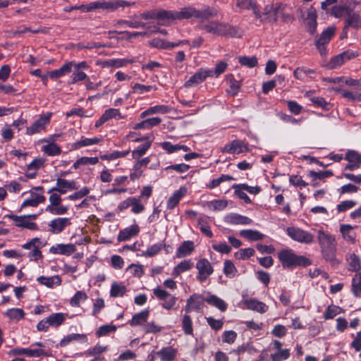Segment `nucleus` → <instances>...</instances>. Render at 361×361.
<instances>
[{
  "label": "nucleus",
  "instance_id": "79ce46f5",
  "mask_svg": "<svg viewBox=\"0 0 361 361\" xmlns=\"http://www.w3.org/2000/svg\"><path fill=\"white\" fill-rule=\"evenodd\" d=\"M86 338V336L85 334H72L66 336L63 339L61 340L59 343V345L61 347H65L70 344L73 341H78L80 340H85Z\"/></svg>",
  "mask_w": 361,
  "mask_h": 361
},
{
  "label": "nucleus",
  "instance_id": "e433bc0d",
  "mask_svg": "<svg viewBox=\"0 0 361 361\" xmlns=\"http://www.w3.org/2000/svg\"><path fill=\"white\" fill-rule=\"evenodd\" d=\"M240 235L242 237L247 239L248 240H251V241L262 240L264 238V235L262 233H259L257 231L251 230V229L242 230L240 232Z\"/></svg>",
  "mask_w": 361,
  "mask_h": 361
},
{
  "label": "nucleus",
  "instance_id": "774afa93",
  "mask_svg": "<svg viewBox=\"0 0 361 361\" xmlns=\"http://www.w3.org/2000/svg\"><path fill=\"white\" fill-rule=\"evenodd\" d=\"M103 114L104 118H106L107 121L111 118H116L117 120L123 118L119 110L116 109H109Z\"/></svg>",
  "mask_w": 361,
  "mask_h": 361
},
{
  "label": "nucleus",
  "instance_id": "5701e85b",
  "mask_svg": "<svg viewBox=\"0 0 361 361\" xmlns=\"http://www.w3.org/2000/svg\"><path fill=\"white\" fill-rule=\"evenodd\" d=\"M140 231V228L137 224L132 225L128 228L121 230L118 235V241H126L129 238L135 236Z\"/></svg>",
  "mask_w": 361,
  "mask_h": 361
},
{
  "label": "nucleus",
  "instance_id": "09e8293b",
  "mask_svg": "<svg viewBox=\"0 0 361 361\" xmlns=\"http://www.w3.org/2000/svg\"><path fill=\"white\" fill-rule=\"evenodd\" d=\"M42 151L49 156L59 155L61 152L60 147L53 142L43 146Z\"/></svg>",
  "mask_w": 361,
  "mask_h": 361
},
{
  "label": "nucleus",
  "instance_id": "4d7b16f0",
  "mask_svg": "<svg viewBox=\"0 0 361 361\" xmlns=\"http://www.w3.org/2000/svg\"><path fill=\"white\" fill-rule=\"evenodd\" d=\"M341 312V308L336 305H329L324 314V317L326 319H333L336 315L339 314Z\"/></svg>",
  "mask_w": 361,
  "mask_h": 361
},
{
  "label": "nucleus",
  "instance_id": "7ed1b4c3",
  "mask_svg": "<svg viewBox=\"0 0 361 361\" xmlns=\"http://www.w3.org/2000/svg\"><path fill=\"white\" fill-rule=\"evenodd\" d=\"M278 258L284 269H290L298 266L307 267L311 264L310 259L302 255H298L293 250L288 249L279 252Z\"/></svg>",
  "mask_w": 361,
  "mask_h": 361
},
{
  "label": "nucleus",
  "instance_id": "a211bd4d",
  "mask_svg": "<svg viewBox=\"0 0 361 361\" xmlns=\"http://www.w3.org/2000/svg\"><path fill=\"white\" fill-rule=\"evenodd\" d=\"M353 54L349 51H345L337 56H334L327 63V67L330 69L337 68L343 65L345 61L350 59Z\"/></svg>",
  "mask_w": 361,
  "mask_h": 361
},
{
  "label": "nucleus",
  "instance_id": "6e6d98bb",
  "mask_svg": "<svg viewBox=\"0 0 361 361\" xmlns=\"http://www.w3.org/2000/svg\"><path fill=\"white\" fill-rule=\"evenodd\" d=\"M45 210L54 215H63L68 212V207L60 203L57 206L46 207Z\"/></svg>",
  "mask_w": 361,
  "mask_h": 361
},
{
  "label": "nucleus",
  "instance_id": "864d4df0",
  "mask_svg": "<svg viewBox=\"0 0 361 361\" xmlns=\"http://www.w3.org/2000/svg\"><path fill=\"white\" fill-rule=\"evenodd\" d=\"M6 314L9 319L12 320L18 321L24 317L25 312L22 309L13 308L8 310L6 312Z\"/></svg>",
  "mask_w": 361,
  "mask_h": 361
},
{
  "label": "nucleus",
  "instance_id": "473e14b6",
  "mask_svg": "<svg viewBox=\"0 0 361 361\" xmlns=\"http://www.w3.org/2000/svg\"><path fill=\"white\" fill-rule=\"evenodd\" d=\"M157 19L161 22L159 25H166L169 20H176L175 11L160 10L157 11Z\"/></svg>",
  "mask_w": 361,
  "mask_h": 361
},
{
  "label": "nucleus",
  "instance_id": "8fccbe9b",
  "mask_svg": "<svg viewBox=\"0 0 361 361\" xmlns=\"http://www.w3.org/2000/svg\"><path fill=\"white\" fill-rule=\"evenodd\" d=\"M169 111V108L167 106L164 105H158L148 109L147 110L143 111L141 114V117H145L147 115L156 114V113H161L165 114Z\"/></svg>",
  "mask_w": 361,
  "mask_h": 361
},
{
  "label": "nucleus",
  "instance_id": "72a5a7b5",
  "mask_svg": "<svg viewBox=\"0 0 361 361\" xmlns=\"http://www.w3.org/2000/svg\"><path fill=\"white\" fill-rule=\"evenodd\" d=\"M336 30V27L334 25L328 27L326 30H324L321 34L319 38L316 41L319 44H328L331 37L334 35Z\"/></svg>",
  "mask_w": 361,
  "mask_h": 361
},
{
  "label": "nucleus",
  "instance_id": "bf43d9fd",
  "mask_svg": "<svg viewBox=\"0 0 361 361\" xmlns=\"http://www.w3.org/2000/svg\"><path fill=\"white\" fill-rule=\"evenodd\" d=\"M308 175L310 177L312 178V180H315L317 179L322 180L324 178L332 176L334 173L331 171H324L318 172L310 171Z\"/></svg>",
  "mask_w": 361,
  "mask_h": 361
},
{
  "label": "nucleus",
  "instance_id": "69168bd1",
  "mask_svg": "<svg viewBox=\"0 0 361 361\" xmlns=\"http://www.w3.org/2000/svg\"><path fill=\"white\" fill-rule=\"evenodd\" d=\"M143 329L146 334H157L161 331L162 327L154 322H150L144 325Z\"/></svg>",
  "mask_w": 361,
  "mask_h": 361
},
{
  "label": "nucleus",
  "instance_id": "37998d69",
  "mask_svg": "<svg viewBox=\"0 0 361 361\" xmlns=\"http://www.w3.org/2000/svg\"><path fill=\"white\" fill-rule=\"evenodd\" d=\"M126 293V287L123 284L114 282L112 283L110 290V296L112 298L122 297Z\"/></svg>",
  "mask_w": 361,
  "mask_h": 361
},
{
  "label": "nucleus",
  "instance_id": "a19ab883",
  "mask_svg": "<svg viewBox=\"0 0 361 361\" xmlns=\"http://www.w3.org/2000/svg\"><path fill=\"white\" fill-rule=\"evenodd\" d=\"M102 141V138L98 137H92V138H87V137H82L80 140L77 141L74 143V147L75 149L83 147H87L91 146L94 145H97L99 142Z\"/></svg>",
  "mask_w": 361,
  "mask_h": 361
},
{
  "label": "nucleus",
  "instance_id": "f8f14e48",
  "mask_svg": "<svg viewBox=\"0 0 361 361\" xmlns=\"http://www.w3.org/2000/svg\"><path fill=\"white\" fill-rule=\"evenodd\" d=\"M34 190H43L42 187H36L30 190V197L25 200L21 204V208L27 207H37L39 203L45 201V197L43 195L37 194Z\"/></svg>",
  "mask_w": 361,
  "mask_h": 361
},
{
  "label": "nucleus",
  "instance_id": "2f4dec72",
  "mask_svg": "<svg viewBox=\"0 0 361 361\" xmlns=\"http://www.w3.org/2000/svg\"><path fill=\"white\" fill-rule=\"evenodd\" d=\"M194 250V243L192 241H184L178 248L176 257L178 258L189 255Z\"/></svg>",
  "mask_w": 361,
  "mask_h": 361
},
{
  "label": "nucleus",
  "instance_id": "a18cd8bd",
  "mask_svg": "<svg viewBox=\"0 0 361 361\" xmlns=\"http://www.w3.org/2000/svg\"><path fill=\"white\" fill-rule=\"evenodd\" d=\"M128 202H130V206L132 207L131 211L135 214L141 213L145 210V206L141 203L140 197H128Z\"/></svg>",
  "mask_w": 361,
  "mask_h": 361
},
{
  "label": "nucleus",
  "instance_id": "338daca9",
  "mask_svg": "<svg viewBox=\"0 0 361 361\" xmlns=\"http://www.w3.org/2000/svg\"><path fill=\"white\" fill-rule=\"evenodd\" d=\"M345 159L350 163L361 164V156L354 150H349L345 154Z\"/></svg>",
  "mask_w": 361,
  "mask_h": 361
},
{
  "label": "nucleus",
  "instance_id": "3c124183",
  "mask_svg": "<svg viewBox=\"0 0 361 361\" xmlns=\"http://www.w3.org/2000/svg\"><path fill=\"white\" fill-rule=\"evenodd\" d=\"M107 348L106 346H102L99 344L96 345L93 348H89L87 351L83 353V355L86 356H93L94 357H98L97 356L102 354V353L106 351Z\"/></svg>",
  "mask_w": 361,
  "mask_h": 361
},
{
  "label": "nucleus",
  "instance_id": "58836bf2",
  "mask_svg": "<svg viewBox=\"0 0 361 361\" xmlns=\"http://www.w3.org/2000/svg\"><path fill=\"white\" fill-rule=\"evenodd\" d=\"M47 319L50 326L58 327L65 321L66 314L61 312L54 313L47 317Z\"/></svg>",
  "mask_w": 361,
  "mask_h": 361
},
{
  "label": "nucleus",
  "instance_id": "5fc2aeb1",
  "mask_svg": "<svg viewBox=\"0 0 361 361\" xmlns=\"http://www.w3.org/2000/svg\"><path fill=\"white\" fill-rule=\"evenodd\" d=\"M227 63L224 61H220L216 63V67L214 70L207 69V71L211 72L209 73L210 77H219L221 73H223L227 68Z\"/></svg>",
  "mask_w": 361,
  "mask_h": 361
},
{
  "label": "nucleus",
  "instance_id": "412c9836",
  "mask_svg": "<svg viewBox=\"0 0 361 361\" xmlns=\"http://www.w3.org/2000/svg\"><path fill=\"white\" fill-rule=\"evenodd\" d=\"M225 221L229 224L233 225H247L251 224L252 220L247 216L231 213L225 216Z\"/></svg>",
  "mask_w": 361,
  "mask_h": 361
},
{
  "label": "nucleus",
  "instance_id": "13d9d810",
  "mask_svg": "<svg viewBox=\"0 0 361 361\" xmlns=\"http://www.w3.org/2000/svg\"><path fill=\"white\" fill-rule=\"evenodd\" d=\"M87 298V294L81 290L77 291L74 296L71 299L70 304L73 307H78L81 301Z\"/></svg>",
  "mask_w": 361,
  "mask_h": 361
},
{
  "label": "nucleus",
  "instance_id": "c756f323",
  "mask_svg": "<svg viewBox=\"0 0 361 361\" xmlns=\"http://www.w3.org/2000/svg\"><path fill=\"white\" fill-rule=\"evenodd\" d=\"M351 10L350 6L341 3V4L335 5L331 8V15L336 18H341L345 16L347 17Z\"/></svg>",
  "mask_w": 361,
  "mask_h": 361
},
{
  "label": "nucleus",
  "instance_id": "a878e982",
  "mask_svg": "<svg viewBox=\"0 0 361 361\" xmlns=\"http://www.w3.org/2000/svg\"><path fill=\"white\" fill-rule=\"evenodd\" d=\"M245 305L247 309L256 311L261 314L265 313L268 310V306L256 299H249L245 301Z\"/></svg>",
  "mask_w": 361,
  "mask_h": 361
},
{
  "label": "nucleus",
  "instance_id": "7c9ffc66",
  "mask_svg": "<svg viewBox=\"0 0 361 361\" xmlns=\"http://www.w3.org/2000/svg\"><path fill=\"white\" fill-rule=\"evenodd\" d=\"M333 90L341 93V96L349 101H361V90H345L340 88H333Z\"/></svg>",
  "mask_w": 361,
  "mask_h": 361
},
{
  "label": "nucleus",
  "instance_id": "9b49d317",
  "mask_svg": "<svg viewBox=\"0 0 361 361\" xmlns=\"http://www.w3.org/2000/svg\"><path fill=\"white\" fill-rule=\"evenodd\" d=\"M78 186L74 180H68L63 178H58L56 180V186L49 190V192L51 193L54 191H57L60 194H65L68 190H77Z\"/></svg>",
  "mask_w": 361,
  "mask_h": 361
},
{
  "label": "nucleus",
  "instance_id": "de8ad7c7",
  "mask_svg": "<svg viewBox=\"0 0 361 361\" xmlns=\"http://www.w3.org/2000/svg\"><path fill=\"white\" fill-rule=\"evenodd\" d=\"M99 162L98 157H82L78 159L73 164V168L78 169L82 165H94Z\"/></svg>",
  "mask_w": 361,
  "mask_h": 361
},
{
  "label": "nucleus",
  "instance_id": "cd10ccee",
  "mask_svg": "<svg viewBox=\"0 0 361 361\" xmlns=\"http://www.w3.org/2000/svg\"><path fill=\"white\" fill-rule=\"evenodd\" d=\"M218 10L214 7H205L201 10L196 9V18L209 20L218 16Z\"/></svg>",
  "mask_w": 361,
  "mask_h": 361
},
{
  "label": "nucleus",
  "instance_id": "4be33fe9",
  "mask_svg": "<svg viewBox=\"0 0 361 361\" xmlns=\"http://www.w3.org/2000/svg\"><path fill=\"white\" fill-rule=\"evenodd\" d=\"M73 62L70 61L63 64L60 68L47 72V75L51 79L59 78L71 72Z\"/></svg>",
  "mask_w": 361,
  "mask_h": 361
},
{
  "label": "nucleus",
  "instance_id": "49530a36",
  "mask_svg": "<svg viewBox=\"0 0 361 361\" xmlns=\"http://www.w3.org/2000/svg\"><path fill=\"white\" fill-rule=\"evenodd\" d=\"M352 291L355 297H361V274L357 273L352 280Z\"/></svg>",
  "mask_w": 361,
  "mask_h": 361
},
{
  "label": "nucleus",
  "instance_id": "4468645a",
  "mask_svg": "<svg viewBox=\"0 0 361 361\" xmlns=\"http://www.w3.org/2000/svg\"><path fill=\"white\" fill-rule=\"evenodd\" d=\"M204 306V299L198 294H193L187 300L185 311L190 313L192 311H198Z\"/></svg>",
  "mask_w": 361,
  "mask_h": 361
},
{
  "label": "nucleus",
  "instance_id": "0e129e2a",
  "mask_svg": "<svg viewBox=\"0 0 361 361\" xmlns=\"http://www.w3.org/2000/svg\"><path fill=\"white\" fill-rule=\"evenodd\" d=\"M238 61L242 66L248 68H253L257 64V59L255 56H240L239 57Z\"/></svg>",
  "mask_w": 361,
  "mask_h": 361
},
{
  "label": "nucleus",
  "instance_id": "dca6fc26",
  "mask_svg": "<svg viewBox=\"0 0 361 361\" xmlns=\"http://www.w3.org/2000/svg\"><path fill=\"white\" fill-rule=\"evenodd\" d=\"M76 251V246L74 244H57L51 247L49 252L55 255H63L69 256Z\"/></svg>",
  "mask_w": 361,
  "mask_h": 361
},
{
  "label": "nucleus",
  "instance_id": "ddd939ff",
  "mask_svg": "<svg viewBox=\"0 0 361 361\" xmlns=\"http://www.w3.org/2000/svg\"><path fill=\"white\" fill-rule=\"evenodd\" d=\"M211 72L207 71V69H199L193 75H192L184 85L185 87H191L196 86L204 82L207 78L210 77Z\"/></svg>",
  "mask_w": 361,
  "mask_h": 361
},
{
  "label": "nucleus",
  "instance_id": "052dcab7",
  "mask_svg": "<svg viewBox=\"0 0 361 361\" xmlns=\"http://www.w3.org/2000/svg\"><path fill=\"white\" fill-rule=\"evenodd\" d=\"M224 273L228 277H233L237 273V269L231 260L224 262Z\"/></svg>",
  "mask_w": 361,
  "mask_h": 361
},
{
  "label": "nucleus",
  "instance_id": "20e7f679",
  "mask_svg": "<svg viewBox=\"0 0 361 361\" xmlns=\"http://www.w3.org/2000/svg\"><path fill=\"white\" fill-rule=\"evenodd\" d=\"M286 233L292 240L300 243L310 244L314 241L312 233L298 227H288Z\"/></svg>",
  "mask_w": 361,
  "mask_h": 361
},
{
  "label": "nucleus",
  "instance_id": "2eb2a0df",
  "mask_svg": "<svg viewBox=\"0 0 361 361\" xmlns=\"http://www.w3.org/2000/svg\"><path fill=\"white\" fill-rule=\"evenodd\" d=\"M248 148L243 143V141L239 140H234L231 142L226 145L222 149V152H227L229 154H240L244 151H247Z\"/></svg>",
  "mask_w": 361,
  "mask_h": 361
},
{
  "label": "nucleus",
  "instance_id": "e2e57ef3",
  "mask_svg": "<svg viewBox=\"0 0 361 361\" xmlns=\"http://www.w3.org/2000/svg\"><path fill=\"white\" fill-rule=\"evenodd\" d=\"M182 326L184 331V333L187 335L192 334V323L191 318L189 315L185 314L183 318Z\"/></svg>",
  "mask_w": 361,
  "mask_h": 361
},
{
  "label": "nucleus",
  "instance_id": "423d86ee",
  "mask_svg": "<svg viewBox=\"0 0 361 361\" xmlns=\"http://www.w3.org/2000/svg\"><path fill=\"white\" fill-rule=\"evenodd\" d=\"M154 295L161 300H164L162 307L166 310H171L176 305L177 298L174 295H171L164 289L157 287L153 289Z\"/></svg>",
  "mask_w": 361,
  "mask_h": 361
},
{
  "label": "nucleus",
  "instance_id": "1a4fd4ad",
  "mask_svg": "<svg viewBox=\"0 0 361 361\" xmlns=\"http://www.w3.org/2000/svg\"><path fill=\"white\" fill-rule=\"evenodd\" d=\"M51 115L52 113L48 112L47 114L40 116L32 126L27 128V134L33 135L44 130L50 122Z\"/></svg>",
  "mask_w": 361,
  "mask_h": 361
},
{
  "label": "nucleus",
  "instance_id": "b1692460",
  "mask_svg": "<svg viewBox=\"0 0 361 361\" xmlns=\"http://www.w3.org/2000/svg\"><path fill=\"white\" fill-rule=\"evenodd\" d=\"M340 231L343 238L350 243H355L356 239V233L352 226L349 224H341L340 226Z\"/></svg>",
  "mask_w": 361,
  "mask_h": 361
},
{
  "label": "nucleus",
  "instance_id": "393cba45",
  "mask_svg": "<svg viewBox=\"0 0 361 361\" xmlns=\"http://www.w3.org/2000/svg\"><path fill=\"white\" fill-rule=\"evenodd\" d=\"M134 62L133 59H112L104 60L100 62V66L102 68H121L126 66L127 63H133Z\"/></svg>",
  "mask_w": 361,
  "mask_h": 361
},
{
  "label": "nucleus",
  "instance_id": "f03ea898",
  "mask_svg": "<svg viewBox=\"0 0 361 361\" xmlns=\"http://www.w3.org/2000/svg\"><path fill=\"white\" fill-rule=\"evenodd\" d=\"M318 242L323 257L326 261L334 262L336 259V243L333 235L319 230L318 231Z\"/></svg>",
  "mask_w": 361,
  "mask_h": 361
},
{
  "label": "nucleus",
  "instance_id": "6e6552de",
  "mask_svg": "<svg viewBox=\"0 0 361 361\" xmlns=\"http://www.w3.org/2000/svg\"><path fill=\"white\" fill-rule=\"evenodd\" d=\"M4 217L13 220L14 225L17 227L27 228L31 231L38 229L37 224L30 221L25 215L18 216L15 214H6Z\"/></svg>",
  "mask_w": 361,
  "mask_h": 361
},
{
  "label": "nucleus",
  "instance_id": "ea45409f",
  "mask_svg": "<svg viewBox=\"0 0 361 361\" xmlns=\"http://www.w3.org/2000/svg\"><path fill=\"white\" fill-rule=\"evenodd\" d=\"M205 301L211 305H213L221 311L224 312L227 308V305L226 302L221 298H218L216 295H210L205 299Z\"/></svg>",
  "mask_w": 361,
  "mask_h": 361
},
{
  "label": "nucleus",
  "instance_id": "c9c22d12",
  "mask_svg": "<svg viewBox=\"0 0 361 361\" xmlns=\"http://www.w3.org/2000/svg\"><path fill=\"white\" fill-rule=\"evenodd\" d=\"M176 350L171 348L167 347L161 349L157 353L161 361H172L176 356Z\"/></svg>",
  "mask_w": 361,
  "mask_h": 361
},
{
  "label": "nucleus",
  "instance_id": "680f3d73",
  "mask_svg": "<svg viewBox=\"0 0 361 361\" xmlns=\"http://www.w3.org/2000/svg\"><path fill=\"white\" fill-rule=\"evenodd\" d=\"M289 357L290 353L288 349L279 350L271 355L273 361H281L288 359Z\"/></svg>",
  "mask_w": 361,
  "mask_h": 361
},
{
  "label": "nucleus",
  "instance_id": "f3484780",
  "mask_svg": "<svg viewBox=\"0 0 361 361\" xmlns=\"http://www.w3.org/2000/svg\"><path fill=\"white\" fill-rule=\"evenodd\" d=\"M10 355H26L29 357H39L42 355H48L47 353L42 349H29V348H16L10 350Z\"/></svg>",
  "mask_w": 361,
  "mask_h": 361
},
{
  "label": "nucleus",
  "instance_id": "c85d7f7f",
  "mask_svg": "<svg viewBox=\"0 0 361 361\" xmlns=\"http://www.w3.org/2000/svg\"><path fill=\"white\" fill-rule=\"evenodd\" d=\"M37 281L40 284L46 286L48 288H53L55 285L60 286L61 283V279L58 275L52 276L51 277L41 276L37 279Z\"/></svg>",
  "mask_w": 361,
  "mask_h": 361
},
{
  "label": "nucleus",
  "instance_id": "6ab92c4d",
  "mask_svg": "<svg viewBox=\"0 0 361 361\" xmlns=\"http://www.w3.org/2000/svg\"><path fill=\"white\" fill-rule=\"evenodd\" d=\"M344 25L358 30L361 27V16L357 12L351 10L344 20Z\"/></svg>",
  "mask_w": 361,
  "mask_h": 361
},
{
  "label": "nucleus",
  "instance_id": "603ef678",
  "mask_svg": "<svg viewBox=\"0 0 361 361\" xmlns=\"http://www.w3.org/2000/svg\"><path fill=\"white\" fill-rule=\"evenodd\" d=\"M151 147V142H147L145 144L139 146L137 149L132 152V157L135 159H140L142 156H143L146 152Z\"/></svg>",
  "mask_w": 361,
  "mask_h": 361
},
{
  "label": "nucleus",
  "instance_id": "c03bdc74",
  "mask_svg": "<svg viewBox=\"0 0 361 361\" xmlns=\"http://www.w3.org/2000/svg\"><path fill=\"white\" fill-rule=\"evenodd\" d=\"M193 266L191 260H183L178 263L173 269V274L178 276L181 273L190 270Z\"/></svg>",
  "mask_w": 361,
  "mask_h": 361
},
{
  "label": "nucleus",
  "instance_id": "f257e3e1",
  "mask_svg": "<svg viewBox=\"0 0 361 361\" xmlns=\"http://www.w3.org/2000/svg\"><path fill=\"white\" fill-rule=\"evenodd\" d=\"M197 27L199 29L204 30L206 32L214 35L227 37H241V32L238 28L218 20L208 22L202 21Z\"/></svg>",
  "mask_w": 361,
  "mask_h": 361
},
{
  "label": "nucleus",
  "instance_id": "4c0bfd02",
  "mask_svg": "<svg viewBox=\"0 0 361 361\" xmlns=\"http://www.w3.org/2000/svg\"><path fill=\"white\" fill-rule=\"evenodd\" d=\"M237 6L243 9L252 10L255 17H260L259 11L255 7V0H238Z\"/></svg>",
  "mask_w": 361,
  "mask_h": 361
},
{
  "label": "nucleus",
  "instance_id": "9d476101",
  "mask_svg": "<svg viewBox=\"0 0 361 361\" xmlns=\"http://www.w3.org/2000/svg\"><path fill=\"white\" fill-rule=\"evenodd\" d=\"M71 224L69 218L67 217H57L52 219L48 224L49 231L53 234L61 233L67 226Z\"/></svg>",
  "mask_w": 361,
  "mask_h": 361
},
{
  "label": "nucleus",
  "instance_id": "0eeeda50",
  "mask_svg": "<svg viewBox=\"0 0 361 361\" xmlns=\"http://www.w3.org/2000/svg\"><path fill=\"white\" fill-rule=\"evenodd\" d=\"M195 267L198 271L197 279L200 282H204L214 272L211 263L205 258L198 260Z\"/></svg>",
  "mask_w": 361,
  "mask_h": 361
},
{
  "label": "nucleus",
  "instance_id": "39448f33",
  "mask_svg": "<svg viewBox=\"0 0 361 361\" xmlns=\"http://www.w3.org/2000/svg\"><path fill=\"white\" fill-rule=\"evenodd\" d=\"M267 6L262 11H259L260 17H256L262 22L274 23L277 20V13L279 8L278 4H274L273 1H267Z\"/></svg>",
  "mask_w": 361,
  "mask_h": 361
},
{
  "label": "nucleus",
  "instance_id": "aec40b11",
  "mask_svg": "<svg viewBox=\"0 0 361 361\" xmlns=\"http://www.w3.org/2000/svg\"><path fill=\"white\" fill-rule=\"evenodd\" d=\"M187 193V189L185 187H180L178 190L175 191L173 195L167 200V209H173L176 207L180 200Z\"/></svg>",
  "mask_w": 361,
  "mask_h": 361
},
{
  "label": "nucleus",
  "instance_id": "f704fd0d",
  "mask_svg": "<svg viewBox=\"0 0 361 361\" xmlns=\"http://www.w3.org/2000/svg\"><path fill=\"white\" fill-rule=\"evenodd\" d=\"M149 315V310H144L140 312L134 314L129 322L130 326H134L137 325H141L145 322Z\"/></svg>",
  "mask_w": 361,
  "mask_h": 361
},
{
  "label": "nucleus",
  "instance_id": "bb28decb",
  "mask_svg": "<svg viewBox=\"0 0 361 361\" xmlns=\"http://www.w3.org/2000/svg\"><path fill=\"white\" fill-rule=\"evenodd\" d=\"M176 20L196 18V8L192 6H185L180 11H175Z\"/></svg>",
  "mask_w": 361,
  "mask_h": 361
}]
</instances>
